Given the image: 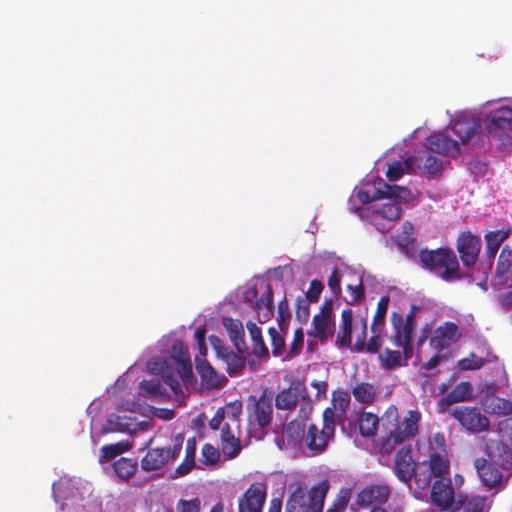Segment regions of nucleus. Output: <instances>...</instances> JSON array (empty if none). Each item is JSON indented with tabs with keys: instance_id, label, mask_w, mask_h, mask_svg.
I'll return each instance as SVG.
<instances>
[{
	"instance_id": "obj_36",
	"label": "nucleus",
	"mask_w": 512,
	"mask_h": 512,
	"mask_svg": "<svg viewBox=\"0 0 512 512\" xmlns=\"http://www.w3.org/2000/svg\"><path fill=\"white\" fill-rule=\"evenodd\" d=\"M140 394L152 400H163L169 395L157 379L142 380L139 384Z\"/></svg>"
},
{
	"instance_id": "obj_34",
	"label": "nucleus",
	"mask_w": 512,
	"mask_h": 512,
	"mask_svg": "<svg viewBox=\"0 0 512 512\" xmlns=\"http://www.w3.org/2000/svg\"><path fill=\"white\" fill-rule=\"evenodd\" d=\"M137 466V460L128 457H120L112 464L119 482H128L134 476Z\"/></svg>"
},
{
	"instance_id": "obj_16",
	"label": "nucleus",
	"mask_w": 512,
	"mask_h": 512,
	"mask_svg": "<svg viewBox=\"0 0 512 512\" xmlns=\"http://www.w3.org/2000/svg\"><path fill=\"white\" fill-rule=\"evenodd\" d=\"M481 129V119L470 114H459L452 122L451 130L458 138V143H467Z\"/></svg>"
},
{
	"instance_id": "obj_50",
	"label": "nucleus",
	"mask_w": 512,
	"mask_h": 512,
	"mask_svg": "<svg viewBox=\"0 0 512 512\" xmlns=\"http://www.w3.org/2000/svg\"><path fill=\"white\" fill-rule=\"evenodd\" d=\"M220 459V453L212 444L206 443L201 449V462L205 465H214Z\"/></svg>"
},
{
	"instance_id": "obj_60",
	"label": "nucleus",
	"mask_w": 512,
	"mask_h": 512,
	"mask_svg": "<svg viewBox=\"0 0 512 512\" xmlns=\"http://www.w3.org/2000/svg\"><path fill=\"white\" fill-rule=\"evenodd\" d=\"M269 334L271 335L273 354L280 355L285 346V341L282 336L279 335L275 328L269 329Z\"/></svg>"
},
{
	"instance_id": "obj_5",
	"label": "nucleus",
	"mask_w": 512,
	"mask_h": 512,
	"mask_svg": "<svg viewBox=\"0 0 512 512\" xmlns=\"http://www.w3.org/2000/svg\"><path fill=\"white\" fill-rule=\"evenodd\" d=\"M335 429L336 425L333 423L330 410L323 411V425L321 429L315 424L308 426L304 441L312 455H320L326 451L329 442L334 439Z\"/></svg>"
},
{
	"instance_id": "obj_55",
	"label": "nucleus",
	"mask_w": 512,
	"mask_h": 512,
	"mask_svg": "<svg viewBox=\"0 0 512 512\" xmlns=\"http://www.w3.org/2000/svg\"><path fill=\"white\" fill-rule=\"evenodd\" d=\"M241 450L240 439L222 441V452L229 458L236 457Z\"/></svg>"
},
{
	"instance_id": "obj_29",
	"label": "nucleus",
	"mask_w": 512,
	"mask_h": 512,
	"mask_svg": "<svg viewBox=\"0 0 512 512\" xmlns=\"http://www.w3.org/2000/svg\"><path fill=\"white\" fill-rule=\"evenodd\" d=\"M300 396V385L293 383L276 395L275 406L278 410L292 411L296 408Z\"/></svg>"
},
{
	"instance_id": "obj_41",
	"label": "nucleus",
	"mask_w": 512,
	"mask_h": 512,
	"mask_svg": "<svg viewBox=\"0 0 512 512\" xmlns=\"http://www.w3.org/2000/svg\"><path fill=\"white\" fill-rule=\"evenodd\" d=\"M389 301H390V298L387 295L382 296L379 299V301L377 303L376 312L373 317V322L371 325L372 333L383 331V327L385 324V318H386V314L388 311Z\"/></svg>"
},
{
	"instance_id": "obj_33",
	"label": "nucleus",
	"mask_w": 512,
	"mask_h": 512,
	"mask_svg": "<svg viewBox=\"0 0 512 512\" xmlns=\"http://www.w3.org/2000/svg\"><path fill=\"white\" fill-rule=\"evenodd\" d=\"M353 312L345 309L341 313L340 330L337 335L336 345L339 347H350L352 342Z\"/></svg>"
},
{
	"instance_id": "obj_25",
	"label": "nucleus",
	"mask_w": 512,
	"mask_h": 512,
	"mask_svg": "<svg viewBox=\"0 0 512 512\" xmlns=\"http://www.w3.org/2000/svg\"><path fill=\"white\" fill-rule=\"evenodd\" d=\"M495 277L499 285L512 286V249L504 246L498 257Z\"/></svg>"
},
{
	"instance_id": "obj_31",
	"label": "nucleus",
	"mask_w": 512,
	"mask_h": 512,
	"mask_svg": "<svg viewBox=\"0 0 512 512\" xmlns=\"http://www.w3.org/2000/svg\"><path fill=\"white\" fill-rule=\"evenodd\" d=\"M485 506L486 497L484 496L474 495L468 497L458 494L457 504L451 512H457L460 510H462V512H486Z\"/></svg>"
},
{
	"instance_id": "obj_57",
	"label": "nucleus",
	"mask_w": 512,
	"mask_h": 512,
	"mask_svg": "<svg viewBox=\"0 0 512 512\" xmlns=\"http://www.w3.org/2000/svg\"><path fill=\"white\" fill-rule=\"evenodd\" d=\"M404 174L403 165L400 161H393L388 165V169L386 172V177L389 181H397Z\"/></svg>"
},
{
	"instance_id": "obj_59",
	"label": "nucleus",
	"mask_w": 512,
	"mask_h": 512,
	"mask_svg": "<svg viewBox=\"0 0 512 512\" xmlns=\"http://www.w3.org/2000/svg\"><path fill=\"white\" fill-rule=\"evenodd\" d=\"M247 328L250 333V336H251L254 346L257 347L258 344H262L263 351L265 353H267L268 350H267V348L264 344V341L262 339L261 329L255 323H252V322L247 324Z\"/></svg>"
},
{
	"instance_id": "obj_1",
	"label": "nucleus",
	"mask_w": 512,
	"mask_h": 512,
	"mask_svg": "<svg viewBox=\"0 0 512 512\" xmlns=\"http://www.w3.org/2000/svg\"><path fill=\"white\" fill-rule=\"evenodd\" d=\"M427 464V460L415 462L411 447L404 446L395 454L393 472L397 479L408 487H411V481L414 479L415 496L421 498L422 493L428 490L429 471L432 472Z\"/></svg>"
},
{
	"instance_id": "obj_9",
	"label": "nucleus",
	"mask_w": 512,
	"mask_h": 512,
	"mask_svg": "<svg viewBox=\"0 0 512 512\" xmlns=\"http://www.w3.org/2000/svg\"><path fill=\"white\" fill-rule=\"evenodd\" d=\"M427 465L432 472L442 474L450 467V459L448 455L446 437L443 432H436L429 442V458Z\"/></svg>"
},
{
	"instance_id": "obj_17",
	"label": "nucleus",
	"mask_w": 512,
	"mask_h": 512,
	"mask_svg": "<svg viewBox=\"0 0 512 512\" xmlns=\"http://www.w3.org/2000/svg\"><path fill=\"white\" fill-rule=\"evenodd\" d=\"M388 199L389 202L383 204L380 208L373 209L372 223L381 232H388L391 229V225H383L381 220H387L391 223L399 220L402 215V207L398 201L399 198Z\"/></svg>"
},
{
	"instance_id": "obj_47",
	"label": "nucleus",
	"mask_w": 512,
	"mask_h": 512,
	"mask_svg": "<svg viewBox=\"0 0 512 512\" xmlns=\"http://www.w3.org/2000/svg\"><path fill=\"white\" fill-rule=\"evenodd\" d=\"M223 360L227 364V369L231 374L241 371L245 367V358L233 351L224 354Z\"/></svg>"
},
{
	"instance_id": "obj_21",
	"label": "nucleus",
	"mask_w": 512,
	"mask_h": 512,
	"mask_svg": "<svg viewBox=\"0 0 512 512\" xmlns=\"http://www.w3.org/2000/svg\"><path fill=\"white\" fill-rule=\"evenodd\" d=\"M473 397V386L468 381H461L453 387L445 396L439 399L438 408L441 413H448L447 407L455 403L471 400Z\"/></svg>"
},
{
	"instance_id": "obj_48",
	"label": "nucleus",
	"mask_w": 512,
	"mask_h": 512,
	"mask_svg": "<svg viewBox=\"0 0 512 512\" xmlns=\"http://www.w3.org/2000/svg\"><path fill=\"white\" fill-rule=\"evenodd\" d=\"M130 419L127 417H121L118 415H113L109 419V424L113 426V430L119 432H134L136 431L137 424L129 421Z\"/></svg>"
},
{
	"instance_id": "obj_30",
	"label": "nucleus",
	"mask_w": 512,
	"mask_h": 512,
	"mask_svg": "<svg viewBox=\"0 0 512 512\" xmlns=\"http://www.w3.org/2000/svg\"><path fill=\"white\" fill-rule=\"evenodd\" d=\"M511 231L510 226H507L485 234L486 254L490 260L495 258L500 246L510 236Z\"/></svg>"
},
{
	"instance_id": "obj_32",
	"label": "nucleus",
	"mask_w": 512,
	"mask_h": 512,
	"mask_svg": "<svg viewBox=\"0 0 512 512\" xmlns=\"http://www.w3.org/2000/svg\"><path fill=\"white\" fill-rule=\"evenodd\" d=\"M332 324L334 325L332 319L315 315L312 319L313 328L307 332V335L318 339L321 343H325L333 336Z\"/></svg>"
},
{
	"instance_id": "obj_3",
	"label": "nucleus",
	"mask_w": 512,
	"mask_h": 512,
	"mask_svg": "<svg viewBox=\"0 0 512 512\" xmlns=\"http://www.w3.org/2000/svg\"><path fill=\"white\" fill-rule=\"evenodd\" d=\"M329 487L327 480L309 491L297 487L286 501L285 512H322Z\"/></svg>"
},
{
	"instance_id": "obj_38",
	"label": "nucleus",
	"mask_w": 512,
	"mask_h": 512,
	"mask_svg": "<svg viewBox=\"0 0 512 512\" xmlns=\"http://www.w3.org/2000/svg\"><path fill=\"white\" fill-rule=\"evenodd\" d=\"M225 329L227 330L231 341L238 352H242L241 345H244V328L241 321L233 318H225L223 320Z\"/></svg>"
},
{
	"instance_id": "obj_13",
	"label": "nucleus",
	"mask_w": 512,
	"mask_h": 512,
	"mask_svg": "<svg viewBox=\"0 0 512 512\" xmlns=\"http://www.w3.org/2000/svg\"><path fill=\"white\" fill-rule=\"evenodd\" d=\"M481 246L480 237L469 231L463 232L458 236L456 247L462 264L465 267L471 268L476 264Z\"/></svg>"
},
{
	"instance_id": "obj_54",
	"label": "nucleus",
	"mask_w": 512,
	"mask_h": 512,
	"mask_svg": "<svg viewBox=\"0 0 512 512\" xmlns=\"http://www.w3.org/2000/svg\"><path fill=\"white\" fill-rule=\"evenodd\" d=\"M323 290V284L321 281L314 279L311 281L308 291L306 292L304 299H307L308 302L314 303L317 302L320 298V294Z\"/></svg>"
},
{
	"instance_id": "obj_40",
	"label": "nucleus",
	"mask_w": 512,
	"mask_h": 512,
	"mask_svg": "<svg viewBox=\"0 0 512 512\" xmlns=\"http://www.w3.org/2000/svg\"><path fill=\"white\" fill-rule=\"evenodd\" d=\"M359 431L363 437L374 436L378 429L379 418L376 414L362 412L358 419Z\"/></svg>"
},
{
	"instance_id": "obj_61",
	"label": "nucleus",
	"mask_w": 512,
	"mask_h": 512,
	"mask_svg": "<svg viewBox=\"0 0 512 512\" xmlns=\"http://www.w3.org/2000/svg\"><path fill=\"white\" fill-rule=\"evenodd\" d=\"M328 286L335 295L341 293V275L337 267L333 269L328 278Z\"/></svg>"
},
{
	"instance_id": "obj_23",
	"label": "nucleus",
	"mask_w": 512,
	"mask_h": 512,
	"mask_svg": "<svg viewBox=\"0 0 512 512\" xmlns=\"http://www.w3.org/2000/svg\"><path fill=\"white\" fill-rule=\"evenodd\" d=\"M495 465L491 460L485 458H477L474 461V467L482 483L489 489L502 483L503 475Z\"/></svg>"
},
{
	"instance_id": "obj_46",
	"label": "nucleus",
	"mask_w": 512,
	"mask_h": 512,
	"mask_svg": "<svg viewBox=\"0 0 512 512\" xmlns=\"http://www.w3.org/2000/svg\"><path fill=\"white\" fill-rule=\"evenodd\" d=\"M422 169L429 174H436L442 169V161L429 153L420 158Z\"/></svg>"
},
{
	"instance_id": "obj_6",
	"label": "nucleus",
	"mask_w": 512,
	"mask_h": 512,
	"mask_svg": "<svg viewBox=\"0 0 512 512\" xmlns=\"http://www.w3.org/2000/svg\"><path fill=\"white\" fill-rule=\"evenodd\" d=\"M182 444L183 439L177 438L172 446L149 449L141 459L142 470L151 472L173 463L181 453Z\"/></svg>"
},
{
	"instance_id": "obj_22",
	"label": "nucleus",
	"mask_w": 512,
	"mask_h": 512,
	"mask_svg": "<svg viewBox=\"0 0 512 512\" xmlns=\"http://www.w3.org/2000/svg\"><path fill=\"white\" fill-rule=\"evenodd\" d=\"M486 452L494 464L503 470L512 469V449L503 441L490 440L486 445Z\"/></svg>"
},
{
	"instance_id": "obj_43",
	"label": "nucleus",
	"mask_w": 512,
	"mask_h": 512,
	"mask_svg": "<svg viewBox=\"0 0 512 512\" xmlns=\"http://www.w3.org/2000/svg\"><path fill=\"white\" fill-rule=\"evenodd\" d=\"M131 448L132 444L128 441H120L115 444L104 445L100 450L101 458L109 461L122 453L129 451Z\"/></svg>"
},
{
	"instance_id": "obj_37",
	"label": "nucleus",
	"mask_w": 512,
	"mask_h": 512,
	"mask_svg": "<svg viewBox=\"0 0 512 512\" xmlns=\"http://www.w3.org/2000/svg\"><path fill=\"white\" fill-rule=\"evenodd\" d=\"M351 393L358 403L370 405L376 398L377 387L368 382H361L351 388Z\"/></svg>"
},
{
	"instance_id": "obj_58",
	"label": "nucleus",
	"mask_w": 512,
	"mask_h": 512,
	"mask_svg": "<svg viewBox=\"0 0 512 512\" xmlns=\"http://www.w3.org/2000/svg\"><path fill=\"white\" fill-rule=\"evenodd\" d=\"M362 331L357 335L356 341L353 346V350L355 352L361 353L364 352L366 346V338H367V321L366 319H361Z\"/></svg>"
},
{
	"instance_id": "obj_49",
	"label": "nucleus",
	"mask_w": 512,
	"mask_h": 512,
	"mask_svg": "<svg viewBox=\"0 0 512 512\" xmlns=\"http://www.w3.org/2000/svg\"><path fill=\"white\" fill-rule=\"evenodd\" d=\"M486 364V360L478 357L475 353H471L469 357L458 361V367L461 370H479Z\"/></svg>"
},
{
	"instance_id": "obj_28",
	"label": "nucleus",
	"mask_w": 512,
	"mask_h": 512,
	"mask_svg": "<svg viewBox=\"0 0 512 512\" xmlns=\"http://www.w3.org/2000/svg\"><path fill=\"white\" fill-rule=\"evenodd\" d=\"M391 323L394 329V335L392 336L394 345L407 346L408 342H412L414 327L410 324H405L404 317L401 314L393 312L391 315Z\"/></svg>"
},
{
	"instance_id": "obj_56",
	"label": "nucleus",
	"mask_w": 512,
	"mask_h": 512,
	"mask_svg": "<svg viewBox=\"0 0 512 512\" xmlns=\"http://www.w3.org/2000/svg\"><path fill=\"white\" fill-rule=\"evenodd\" d=\"M201 502L198 498L191 500L181 499L177 504L178 512H200Z\"/></svg>"
},
{
	"instance_id": "obj_8",
	"label": "nucleus",
	"mask_w": 512,
	"mask_h": 512,
	"mask_svg": "<svg viewBox=\"0 0 512 512\" xmlns=\"http://www.w3.org/2000/svg\"><path fill=\"white\" fill-rule=\"evenodd\" d=\"M448 414L471 433L487 431L490 426L489 419L477 407L457 406L449 409Z\"/></svg>"
},
{
	"instance_id": "obj_4",
	"label": "nucleus",
	"mask_w": 512,
	"mask_h": 512,
	"mask_svg": "<svg viewBox=\"0 0 512 512\" xmlns=\"http://www.w3.org/2000/svg\"><path fill=\"white\" fill-rule=\"evenodd\" d=\"M428 489H430L431 503L442 511L451 512L457 504V497L450 478V467L442 474L430 472Z\"/></svg>"
},
{
	"instance_id": "obj_20",
	"label": "nucleus",
	"mask_w": 512,
	"mask_h": 512,
	"mask_svg": "<svg viewBox=\"0 0 512 512\" xmlns=\"http://www.w3.org/2000/svg\"><path fill=\"white\" fill-rule=\"evenodd\" d=\"M195 368L204 388L220 389L226 385L227 378L220 375L206 359L195 356Z\"/></svg>"
},
{
	"instance_id": "obj_45",
	"label": "nucleus",
	"mask_w": 512,
	"mask_h": 512,
	"mask_svg": "<svg viewBox=\"0 0 512 512\" xmlns=\"http://www.w3.org/2000/svg\"><path fill=\"white\" fill-rule=\"evenodd\" d=\"M487 407L492 414L507 416L512 413L511 401L500 397H493Z\"/></svg>"
},
{
	"instance_id": "obj_18",
	"label": "nucleus",
	"mask_w": 512,
	"mask_h": 512,
	"mask_svg": "<svg viewBox=\"0 0 512 512\" xmlns=\"http://www.w3.org/2000/svg\"><path fill=\"white\" fill-rule=\"evenodd\" d=\"M461 338L458 326L451 321L444 322L438 326L430 338V347L437 352L448 348L450 344L456 343Z\"/></svg>"
},
{
	"instance_id": "obj_64",
	"label": "nucleus",
	"mask_w": 512,
	"mask_h": 512,
	"mask_svg": "<svg viewBox=\"0 0 512 512\" xmlns=\"http://www.w3.org/2000/svg\"><path fill=\"white\" fill-rule=\"evenodd\" d=\"M225 421V410L224 408H219L214 417L210 420L209 426L212 430H220L223 422Z\"/></svg>"
},
{
	"instance_id": "obj_15",
	"label": "nucleus",
	"mask_w": 512,
	"mask_h": 512,
	"mask_svg": "<svg viewBox=\"0 0 512 512\" xmlns=\"http://www.w3.org/2000/svg\"><path fill=\"white\" fill-rule=\"evenodd\" d=\"M484 127L489 135L498 137L512 131V108L502 106L492 111L485 118Z\"/></svg>"
},
{
	"instance_id": "obj_19",
	"label": "nucleus",
	"mask_w": 512,
	"mask_h": 512,
	"mask_svg": "<svg viewBox=\"0 0 512 512\" xmlns=\"http://www.w3.org/2000/svg\"><path fill=\"white\" fill-rule=\"evenodd\" d=\"M421 414L417 410L408 411L407 415L400 421L391 432L390 438L395 444H401L414 437L418 432V425Z\"/></svg>"
},
{
	"instance_id": "obj_39",
	"label": "nucleus",
	"mask_w": 512,
	"mask_h": 512,
	"mask_svg": "<svg viewBox=\"0 0 512 512\" xmlns=\"http://www.w3.org/2000/svg\"><path fill=\"white\" fill-rule=\"evenodd\" d=\"M196 445L197 442L195 437L187 439L185 459L176 469L177 474L180 476L188 474L193 469L195 465Z\"/></svg>"
},
{
	"instance_id": "obj_11",
	"label": "nucleus",
	"mask_w": 512,
	"mask_h": 512,
	"mask_svg": "<svg viewBox=\"0 0 512 512\" xmlns=\"http://www.w3.org/2000/svg\"><path fill=\"white\" fill-rule=\"evenodd\" d=\"M391 487L387 484H369L361 489L356 496V505L360 508L381 507L388 502Z\"/></svg>"
},
{
	"instance_id": "obj_26",
	"label": "nucleus",
	"mask_w": 512,
	"mask_h": 512,
	"mask_svg": "<svg viewBox=\"0 0 512 512\" xmlns=\"http://www.w3.org/2000/svg\"><path fill=\"white\" fill-rule=\"evenodd\" d=\"M427 147L430 151L441 154L450 155L459 151V143L452 140L444 133H434L427 138Z\"/></svg>"
},
{
	"instance_id": "obj_42",
	"label": "nucleus",
	"mask_w": 512,
	"mask_h": 512,
	"mask_svg": "<svg viewBox=\"0 0 512 512\" xmlns=\"http://www.w3.org/2000/svg\"><path fill=\"white\" fill-rule=\"evenodd\" d=\"M380 367L384 370H392L403 365L402 353L400 351L386 348L378 356Z\"/></svg>"
},
{
	"instance_id": "obj_2",
	"label": "nucleus",
	"mask_w": 512,
	"mask_h": 512,
	"mask_svg": "<svg viewBox=\"0 0 512 512\" xmlns=\"http://www.w3.org/2000/svg\"><path fill=\"white\" fill-rule=\"evenodd\" d=\"M418 257L423 269L446 282L461 278L457 256L449 247H439L434 250L423 248L419 251Z\"/></svg>"
},
{
	"instance_id": "obj_44",
	"label": "nucleus",
	"mask_w": 512,
	"mask_h": 512,
	"mask_svg": "<svg viewBox=\"0 0 512 512\" xmlns=\"http://www.w3.org/2000/svg\"><path fill=\"white\" fill-rule=\"evenodd\" d=\"M352 491L350 488H341L336 495L333 504L326 512H345L351 499Z\"/></svg>"
},
{
	"instance_id": "obj_62",
	"label": "nucleus",
	"mask_w": 512,
	"mask_h": 512,
	"mask_svg": "<svg viewBox=\"0 0 512 512\" xmlns=\"http://www.w3.org/2000/svg\"><path fill=\"white\" fill-rule=\"evenodd\" d=\"M382 332L373 333L369 341L366 343L364 352L375 354L379 351L382 345Z\"/></svg>"
},
{
	"instance_id": "obj_10",
	"label": "nucleus",
	"mask_w": 512,
	"mask_h": 512,
	"mask_svg": "<svg viewBox=\"0 0 512 512\" xmlns=\"http://www.w3.org/2000/svg\"><path fill=\"white\" fill-rule=\"evenodd\" d=\"M354 196L362 204H368L383 198H403V200H406L411 196V191L407 187L389 185L381 181L373 194L367 190L359 189L354 191Z\"/></svg>"
},
{
	"instance_id": "obj_24",
	"label": "nucleus",
	"mask_w": 512,
	"mask_h": 512,
	"mask_svg": "<svg viewBox=\"0 0 512 512\" xmlns=\"http://www.w3.org/2000/svg\"><path fill=\"white\" fill-rule=\"evenodd\" d=\"M170 360L177 365V371L182 378L192 374V365L188 347L182 341H176L172 345Z\"/></svg>"
},
{
	"instance_id": "obj_12",
	"label": "nucleus",
	"mask_w": 512,
	"mask_h": 512,
	"mask_svg": "<svg viewBox=\"0 0 512 512\" xmlns=\"http://www.w3.org/2000/svg\"><path fill=\"white\" fill-rule=\"evenodd\" d=\"M267 497V485L262 482L252 483L239 498L238 512H262Z\"/></svg>"
},
{
	"instance_id": "obj_63",
	"label": "nucleus",
	"mask_w": 512,
	"mask_h": 512,
	"mask_svg": "<svg viewBox=\"0 0 512 512\" xmlns=\"http://www.w3.org/2000/svg\"><path fill=\"white\" fill-rule=\"evenodd\" d=\"M209 341L212 347L215 349L217 356L222 359L224 358V354L231 351L225 346L224 342L218 336L211 335L209 337Z\"/></svg>"
},
{
	"instance_id": "obj_53",
	"label": "nucleus",
	"mask_w": 512,
	"mask_h": 512,
	"mask_svg": "<svg viewBox=\"0 0 512 512\" xmlns=\"http://www.w3.org/2000/svg\"><path fill=\"white\" fill-rule=\"evenodd\" d=\"M304 344V331L302 328H298L294 332L293 341L290 345V349L288 352L289 357L296 356L299 354L303 348Z\"/></svg>"
},
{
	"instance_id": "obj_27",
	"label": "nucleus",
	"mask_w": 512,
	"mask_h": 512,
	"mask_svg": "<svg viewBox=\"0 0 512 512\" xmlns=\"http://www.w3.org/2000/svg\"><path fill=\"white\" fill-rule=\"evenodd\" d=\"M350 402L351 397L348 391L337 390L332 393V407H327L325 410H330V412H332L334 425L344 421Z\"/></svg>"
},
{
	"instance_id": "obj_51",
	"label": "nucleus",
	"mask_w": 512,
	"mask_h": 512,
	"mask_svg": "<svg viewBox=\"0 0 512 512\" xmlns=\"http://www.w3.org/2000/svg\"><path fill=\"white\" fill-rule=\"evenodd\" d=\"M225 410V420L232 422L234 426H240L242 404L240 402L229 403Z\"/></svg>"
},
{
	"instance_id": "obj_14",
	"label": "nucleus",
	"mask_w": 512,
	"mask_h": 512,
	"mask_svg": "<svg viewBox=\"0 0 512 512\" xmlns=\"http://www.w3.org/2000/svg\"><path fill=\"white\" fill-rule=\"evenodd\" d=\"M244 297L247 301L252 303L253 309L256 311L261 323L267 322L273 316V290L269 284L265 286V291L259 299L258 292L255 288L247 290L244 293Z\"/></svg>"
},
{
	"instance_id": "obj_7",
	"label": "nucleus",
	"mask_w": 512,
	"mask_h": 512,
	"mask_svg": "<svg viewBox=\"0 0 512 512\" xmlns=\"http://www.w3.org/2000/svg\"><path fill=\"white\" fill-rule=\"evenodd\" d=\"M247 411L250 423L256 424L262 429L269 426L273 417L272 392L265 389L258 398L250 396Z\"/></svg>"
},
{
	"instance_id": "obj_52",
	"label": "nucleus",
	"mask_w": 512,
	"mask_h": 512,
	"mask_svg": "<svg viewBox=\"0 0 512 512\" xmlns=\"http://www.w3.org/2000/svg\"><path fill=\"white\" fill-rule=\"evenodd\" d=\"M310 303L303 296H299L296 299V319L303 324H306L310 318Z\"/></svg>"
},
{
	"instance_id": "obj_35",
	"label": "nucleus",
	"mask_w": 512,
	"mask_h": 512,
	"mask_svg": "<svg viewBox=\"0 0 512 512\" xmlns=\"http://www.w3.org/2000/svg\"><path fill=\"white\" fill-rule=\"evenodd\" d=\"M149 366L153 373H158L163 377L164 383L170 387L176 396L183 394L182 385L178 379L175 376L166 373L165 370L168 368V362L166 360L154 363L150 362Z\"/></svg>"
}]
</instances>
